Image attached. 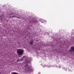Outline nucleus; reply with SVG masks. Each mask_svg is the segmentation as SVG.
I'll list each match as a JSON object with an SVG mask.
<instances>
[{"instance_id":"nucleus-1","label":"nucleus","mask_w":74,"mask_h":74,"mask_svg":"<svg viewBox=\"0 0 74 74\" xmlns=\"http://www.w3.org/2000/svg\"><path fill=\"white\" fill-rule=\"evenodd\" d=\"M17 53L18 55H22L23 53V50L22 49H18L17 50Z\"/></svg>"},{"instance_id":"nucleus-2","label":"nucleus","mask_w":74,"mask_h":74,"mask_svg":"<svg viewBox=\"0 0 74 74\" xmlns=\"http://www.w3.org/2000/svg\"><path fill=\"white\" fill-rule=\"evenodd\" d=\"M24 67L25 68V70L27 71H31L32 70V69H31V67H29L27 65H26V66H24Z\"/></svg>"},{"instance_id":"nucleus-3","label":"nucleus","mask_w":74,"mask_h":74,"mask_svg":"<svg viewBox=\"0 0 74 74\" xmlns=\"http://www.w3.org/2000/svg\"><path fill=\"white\" fill-rule=\"evenodd\" d=\"M72 51H74V47H71V50L69 51V52H71Z\"/></svg>"},{"instance_id":"nucleus-4","label":"nucleus","mask_w":74,"mask_h":74,"mask_svg":"<svg viewBox=\"0 0 74 74\" xmlns=\"http://www.w3.org/2000/svg\"><path fill=\"white\" fill-rule=\"evenodd\" d=\"M11 74H18V73L16 72H12L11 73Z\"/></svg>"},{"instance_id":"nucleus-5","label":"nucleus","mask_w":74,"mask_h":74,"mask_svg":"<svg viewBox=\"0 0 74 74\" xmlns=\"http://www.w3.org/2000/svg\"><path fill=\"white\" fill-rule=\"evenodd\" d=\"M23 60V58L20 59V62H21V61H22V60Z\"/></svg>"},{"instance_id":"nucleus-6","label":"nucleus","mask_w":74,"mask_h":74,"mask_svg":"<svg viewBox=\"0 0 74 74\" xmlns=\"http://www.w3.org/2000/svg\"><path fill=\"white\" fill-rule=\"evenodd\" d=\"M30 44H31V45H32V44H33V42H30Z\"/></svg>"},{"instance_id":"nucleus-7","label":"nucleus","mask_w":74,"mask_h":74,"mask_svg":"<svg viewBox=\"0 0 74 74\" xmlns=\"http://www.w3.org/2000/svg\"><path fill=\"white\" fill-rule=\"evenodd\" d=\"M17 62H20V60H19L18 59L17 60Z\"/></svg>"},{"instance_id":"nucleus-8","label":"nucleus","mask_w":74,"mask_h":74,"mask_svg":"<svg viewBox=\"0 0 74 74\" xmlns=\"http://www.w3.org/2000/svg\"><path fill=\"white\" fill-rule=\"evenodd\" d=\"M12 18H13V17H15V16H12Z\"/></svg>"},{"instance_id":"nucleus-9","label":"nucleus","mask_w":74,"mask_h":74,"mask_svg":"<svg viewBox=\"0 0 74 74\" xmlns=\"http://www.w3.org/2000/svg\"><path fill=\"white\" fill-rule=\"evenodd\" d=\"M0 74H1V72H0Z\"/></svg>"},{"instance_id":"nucleus-10","label":"nucleus","mask_w":74,"mask_h":74,"mask_svg":"<svg viewBox=\"0 0 74 74\" xmlns=\"http://www.w3.org/2000/svg\"><path fill=\"white\" fill-rule=\"evenodd\" d=\"M24 57H25V56H23V58H24Z\"/></svg>"}]
</instances>
